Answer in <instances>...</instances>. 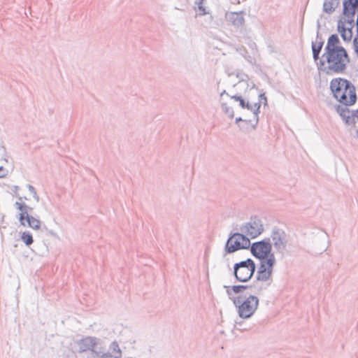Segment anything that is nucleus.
I'll return each instance as SVG.
<instances>
[{
  "instance_id": "f257e3e1",
  "label": "nucleus",
  "mask_w": 358,
  "mask_h": 358,
  "mask_svg": "<svg viewBox=\"0 0 358 358\" xmlns=\"http://www.w3.org/2000/svg\"><path fill=\"white\" fill-rule=\"evenodd\" d=\"M329 90L332 97L338 103L332 104L331 101H327L329 107L331 106L339 115L343 113H348L350 107L354 106L357 101V95L355 85L345 78H334L329 83Z\"/></svg>"
},
{
  "instance_id": "f03ea898",
  "label": "nucleus",
  "mask_w": 358,
  "mask_h": 358,
  "mask_svg": "<svg viewBox=\"0 0 358 358\" xmlns=\"http://www.w3.org/2000/svg\"><path fill=\"white\" fill-rule=\"evenodd\" d=\"M350 63V58L345 48L323 53L317 63L319 71L327 75L332 73H343Z\"/></svg>"
},
{
  "instance_id": "7ed1b4c3",
  "label": "nucleus",
  "mask_w": 358,
  "mask_h": 358,
  "mask_svg": "<svg viewBox=\"0 0 358 358\" xmlns=\"http://www.w3.org/2000/svg\"><path fill=\"white\" fill-rule=\"evenodd\" d=\"M259 304V299L257 296L247 294L236 296L234 298V305L235 306L238 316L241 319H249L253 316L257 310Z\"/></svg>"
},
{
  "instance_id": "20e7f679",
  "label": "nucleus",
  "mask_w": 358,
  "mask_h": 358,
  "mask_svg": "<svg viewBox=\"0 0 358 358\" xmlns=\"http://www.w3.org/2000/svg\"><path fill=\"white\" fill-rule=\"evenodd\" d=\"M272 250L270 238H264L261 241L254 242L250 247V252L257 259L275 257Z\"/></svg>"
},
{
  "instance_id": "39448f33",
  "label": "nucleus",
  "mask_w": 358,
  "mask_h": 358,
  "mask_svg": "<svg viewBox=\"0 0 358 358\" xmlns=\"http://www.w3.org/2000/svg\"><path fill=\"white\" fill-rule=\"evenodd\" d=\"M259 260V264L256 274V281H272L273 268L276 264L275 257L266 258Z\"/></svg>"
},
{
  "instance_id": "423d86ee",
  "label": "nucleus",
  "mask_w": 358,
  "mask_h": 358,
  "mask_svg": "<svg viewBox=\"0 0 358 358\" xmlns=\"http://www.w3.org/2000/svg\"><path fill=\"white\" fill-rule=\"evenodd\" d=\"M103 341L96 336H83L80 339L74 341V344L78 347L76 350L79 354L90 352L92 357L94 351L96 350L99 344H103Z\"/></svg>"
},
{
  "instance_id": "0eeeda50",
  "label": "nucleus",
  "mask_w": 358,
  "mask_h": 358,
  "mask_svg": "<svg viewBox=\"0 0 358 358\" xmlns=\"http://www.w3.org/2000/svg\"><path fill=\"white\" fill-rule=\"evenodd\" d=\"M241 230L250 238H255L264 231V226L261 219L257 215L251 216L250 222L241 227Z\"/></svg>"
},
{
  "instance_id": "6e6552de",
  "label": "nucleus",
  "mask_w": 358,
  "mask_h": 358,
  "mask_svg": "<svg viewBox=\"0 0 358 358\" xmlns=\"http://www.w3.org/2000/svg\"><path fill=\"white\" fill-rule=\"evenodd\" d=\"M271 238L273 241L272 246L273 245L277 252L283 255L288 243L285 230L277 226L273 227L271 233Z\"/></svg>"
},
{
  "instance_id": "1a4fd4ad",
  "label": "nucleus",
  "mask_w": 358,
  "mask_h": 358,
  "mask_svg": "<svg viewBox=\"0 0 358 358\" xmlns=\"http://www.w3.org/2000/svg\"><path fill=\"white\" fill-rule=\"evenodd\" d=\"M239 232H230L225 243L223 256L232 254L238 250H243L245 245H242L239 236H236Z\"/></svg>"
},
{
  "instance_id": "9d476101",
  "label": "nucleus",
  "mask_w": 358,
  "mask_h": 358,
  "mask_svg": "<svg viewBox=\"0 0 358 358\" xmlns=\"http://www.w3.org/2000/svg\"><path fill=\"white\" fill-rule=\"evenodd\" d=\"M245 11L226 13V20L236 29L242 31L245 27Z\"/></svg>"
},
{
  "instance_id": "9b49d317",
  "label": "nucleus",
  "mask_w": 358,
  "mask_h": 358,
  "mask_svg": "<svg viewBox=\"0 0 358 358\" xmlns=\"http://www.w3.org/2000/svg\"><path fill=\"white\" fill-rule=\"evenodd\" d=\"M17 220L20 222V224L23 227H27L36 231L41 229L42 222L38 217H36L33 215L17 218Z\"/></svg>"
},
{
  "instance_id": "f8f14e48",
  "label": "nucleus",
  "mask_w": 358,
  "mask_h": 358,
  "mask_svg": "<svg viewBox=\"0 0 358 358\" xmlns=\"http://www.w3.org/2000/svg\"><path fill=\"white\" fill-rule=\"evenodd\" d=\"M339 116L345 125L355 127L358 122V108L355 110L350 109L348 113H341Z\"/></svg>"
},
{
  "instance_id": "ddd939ff",
  "label": "nucleus",
  "mask_w": 358,
  "mask_h": 358,
  "mask_svg": "<svg viewBox=\"0 0 358 358\" xmlns=\"http://www.w3.org/2000/svg\"><path fill=\"white\" fill-rule=\"evenodd\" d=\"M343 48H345L341 45L338 35L337 34H332L328 38L324 53L327 54L329 52L338 50Z\"/></svg>"
},
{
  "instance_id": "4468645a",
  "label": "nucleus",
  "mask_w": 358,
  "mask_h": 358,
  "mask_svg": "<svg viewBox=\"0 0 358 358\" xmlns=\"http://www.w3.org/2000/svg\"><path fill=\"white\" fill-rule=\"evenodd\" d=\"M245 267L248 271V282L252 278L254 274L256 271V264L253 259L251 258H248L245 260L241 261L239 262H236V266L235 269L239 267Z\"/></svg>"
},
{
  "instance_id": "2eb2a0df",
  "label": "nucleus",
  "mask_w": 358,
  "mask_h": 358,
  "mask_svg": "<svg viewBox=\"0 0 358 358\" xmlns=\"http://www.w3.org/2000/svg\"><path fill=\"white\" fill-rule=\"evenodd\" d=\"M14 207L16 210H19V213L17 215V218L32 215L34 211V208L27 205L24 201H23V200L16 201L14 203Z\"/></svg>"
},
{
  "instance_id": "dca6fc26",
  "label": "nucleus",
  "mask_w": 358,
  "mask_h": 358,
  "mask_svg": "<svg viewBox=\"0 0 358 358\" xmlns=\"http://www.w3.org/2000/svg\"><path fill=\"white\" fill-rule=\"evenodd\" d=\"M236 266V263H235L233 266V275L234 276L236 280L239 282H248V277H247L248 271L246 268L241 266L235 269Z\"/></svg>"
},
{
  "instance_id": "f3484780",
  "label": "nucleus",
  "mask_w": 358,
  "mask_h": 358,
  "mask_svg": "<svg viewBox=\"0 0 358 358\" xmlns=\"http://www.w3.org/2000/svg\"><path fill=\"white\" fill-rule=\"evenodd\" d=\"M342 6V12L340 15H356L357 13H358V11L352 0H343Z\"/></svg>"
},
{
  "instance_id": "a211bd4d",
  "label": "nucleus",
  "mask_w": 358,
  "mask_h": 358,
  "mask_svg": "<svg viewBox=\"0 0 358 358\" xmlns=\"http://www.w3.org/2000/svg\"><path fill=\"white\" fill-rule=\"evenodd\" d=\"M324 41H312L311 43V49L313 58L315 62L318 63L317 61L320 62L321 58L320 57V52L323 48Z\"/></svg>"
},
{
  "instance_id": "6ab92c4d",
  "label": "nucleus",
  "mask_w": 358,
  "mask_h": 358,
  "mask_svg": "<svg viewBox=\"0 0 358 358\" xmlns=\"http://www.w3.org/2000/svg\"><path fill=\"white\" fill-rule=\"evenodd\" d=\"M259 281H256V278L253 280L252 283L250 285V290L251 292L254 293L255 295H259L262 292L266 289L267 287L271 285V282H268L266 285H263L259 282Z\"/></svg>"
},
{
  "instance_id": "aec40b11",
  "label": "nucleus",
  "mask_w": 358,
  "mask_h": 358,
  "mask_svg": "<svg viewBox=\"0 0 358 358\" xmlns=\"http://www.w3.org/2000/svg\"><path fill=\"white\" fill-rule=\"evenodd\" d=\"M230 98L233 100H234L236 102H238V106L243 108V109H247V110H251L252 109V104L245 99L243 97L241 94H234L229 96Z\"/></svg>"
},
{
  "instance_id": "412c9836",
  "label": "nucleus",
  "mask_w": 358,
  "mask_h": 358,
  "mask_svg": "<svg viewBox=\"0 0 358 358\" xmlns=\"http://www.w3.org/2000/svg\"><path fill=\"white\" fill-rule=\"evenodd\" d=\"M113 357L112 353L110 351L106 352V348L103 344H99L94 351L92 358H111Z\"/></svg>"
},
{
  "instance_id": "4be33fe9",
  "label": "nucleus",
  "mask_w": 358,
  "mask_h": 358,
  "mask_svg": "<svg viewBox=\"0 0 358 358\" xmlns=\"http://www.w3.org/2000/svg\"><path fill=\"white\" fill-rule=\"evenodd\" d=\"M236 52H238L248 63L251 64H255V58L251 56L246 48L243 45H240L236 48Z\"/></svg>"
},
{
  "instance_id": "5701e85b",
  "label": "nucleus",
  "mask_w": 358,
  "mask_h": 358,
  "mask_svg": "<svg viewBox=\"0 0 358 358\" xmlns=\"http://www.w3.org/2000/svg\"><path fill=\"white\" fill-rule=\"evenodd\" d=\"M355 15H340L338 21H341V24L349 27H357L356 21L355 20Z\"/></svg>"
},
{
  "instance_id": "b1692460",
  "label": "nucleus",
  "mask_w": 358,
  "mask_h": 358,
  "mask_svg": "<svg viewBox=\"0 0 358 358\" xmlns=\"http://www.w3.org/2000/svg\"><path fill=\"white\" fill-rule=\"evenodd\" d=\"M260 108L261 106L259 102L255 103L253 105H252V109L249 110L250 111H252L254 115V120L255 123L252 124V128L253 129H256L259 122V113H260Z\"/></svg>"
},
{
  "instance_id": "393cba45",
  "label": "nucleus",
  "mask_w": 358,
  "mask_h": 358,
  "mask_svg": "<svg viewBox=\"0 0 358 358\" xmlns=\"http://www.w3.org/2000/svg\"><path fill=\"white\" fill-rule=\"evenodd\" d=\"M336 30L344 42L350 43L352 41V38L347 34L345 25L341 24V21H337Z\"/></svg>"
},
{
  "instance_id": "a878e982",
  "label": "nucleus",
  "mask_w": 358,
  "mask_h": 358,
  "mask_svg": "<svg viewBox=\"0 0 358 358\" xmlns=\"http://www.w3.org/2000/svg\"><path fill=\"white\" fill-rule=\"evenodd\" d=\"M20 238L27 247H30L34 243L33 235L29 231L20 232Z\"/></svg>"
},
{
  "instance_id": "bb28decb",
  "label": "nucleus",
  "mask_w": 358,
  "mask_h": 358,
  "mask_svg": "<svg viewBox=\"0 0 358 358\" xmlns=\"http://www.w3.org/2000/svg\"><path fill=\"white\" fill-rule=\"evenodd\" d=\"M109 351L112 353L113 358H122V352L116 341H113L110 346Z\"/></svg>"
},
{
  "instance_id": "cd10ccee",
  "label": "nucleus",
  "mask_w": 358,
  "mask_h": 358,
  "mask_svg": "<svg viewBox=\"0 0 358 358\" xmlns=\"http://www.w3.org/2000/svg\"><path fill=\"white\" fill-rule=\"evenodd\" d=\"M224 288L226 289V292L227 294V296L230 300H231L234 302V298H236L235 294H239L241 295V292H239L238 289H237V285H224Z\"/></svg>"
},
{
  "instance_id": "c85d7f7f",
  "label": "nucleus",
  "mask_w": 358,
  "mask_h": 358,
  "mask_svg": "<svg viewBox=\"0 0 358 358\" xmlns=\"http://www.w3.org/2000/svg\"><path fill=\"white\" fill-rule=\"evenodd\" d=\"M337 5H336L335 2H333L332 0H324L323 3L322 11L324 13L331 15L335 11Z\"/></svg>"
},
{
  "instance_id": "c756f323",
  "label": "nucleus",
  "mask_w": 358,
  "mask_h": 358,
  "mask_svg": "<svg viewBox=\"0 0 358 358\" xmlns=\"http://www.w3.org/2000/svg\"><path fill=\"white\" fill-rule=\"evenodd\" d=\"M221 108L222 112L230 119H233L234 117V109L229 106L227 103H221Z\"/></svg>"
},
{
  "instance_id": "7c9ffc66",
  "label": "nucleus",
  "mask_w": 358,
  "mask_h": 358,
  "mask_svg": "<svg viewBox=\"0 0 358 358\" xmlns=\"http://www.w3.org/2000/svg\"><path fill=\"white\" fill-rule=\"evenodd\" d=\"M236 236H239V238H241V242L242 243V245H245V247L243 248V250L249 249L250 250V247H251L252 243H250V238L247 237L248 235H246V234H243L242 233H239V234H236Z\"/></svg>"
},
{
  "instance_id": "2f4dec72",
  "label": "nucleus",
  "mask_w": 358,
  "mask_h": 358,
  "mask_svg": "<svg viewBox=\"0 0 358 358\" xmlns=\"http://www.w3.org/2000/svg\"><path fill=\"white\" fill-rule=\"evenodd\" d=\"M261 91L262 92L258 95L259 100L257 102H259L260 103L261 106H262V104H263L264 107L268 106V99H267V96H266V92H263V90H261Z\"/></svg>"
},
{
  "instance_id": "473e14b6",
  "label": "nucleus",
  "mask_w": 358,
  "mask_h": 358,
  "mask_svg": "<svg viewBox=\"0 0 358 358\" xmlns=\"http://www.w3.org/2000/svg\"><path fill=\"white\" fill-rule=\"evenodd\" d=\"M208 20H206V24H205L206 27H215V26H218L219 22L215 20L214 16H213L210 13L209 14Z\"/></svg>"
},
{
  "instance_id": "72a5a7b5",
  "label": "nucleus",
  "mask_w": 358,
  "mask_h": 358,
  "mask_svg": "<svg viewBox=\"0 0 358 358\" xmlns=\"http://www.w3.org/2000/svg\"><path fill=\"white\" fill-rule=\"evenodd\" d=\"M27 187L28 188L29 191L32 194V196H33V198L37 201L38 202L39 201V196L36 192V190L35 189V187L30 185V184H27Z\"/></svg>"
},
{
  "instance_id": "f704fd0d",
  "label": "nucleus",
  "mask_w": 358,
  "mask_h": 358,
  "mask_svg": "<svg viewBox=\"0 0 358 358\" xmlns=\"http://www.w3.org/2000/svg\"><path fill=\"white\" fill-rule=\"evenodd\" d=\"M236 76L239 78V82L245 81L247 82L250 78L248 74L245 73L243 71H238L236 73Z\"/></svg>"
},
{
  "instance_id": "c9c22d12",
  "label": "nucleus",
  "mask_w": 358,
  "mask_h": 358,
  "mask_svg": "<svg viewBox=\"0 0 358 358\" xmlns=\"http://www.w3.org/2000/svg\"><path fill=\"white\" fill-rule=\"evenodd\" d=\"M198 5V10L199 13L197 15L202 16L210 14V12L206 10V6H204L203 4H197Z\"/></svg>"
},
{
  "instance_id": "e433bc0d",
  "label": "nucleus",
  "mask_w": 358,
  "mask_h": 358,
  "mask_svg": "<svg viewBox=\"0 0 358 358\" xmlns=\"http://www.w3.org/2000/svg\"><path fill=\"white\" fill-rule=\"evenodd\" d=\"M244 122L247 125H248V124L252 123V120H243L241 117H236V119H235V124H238V126L240 128V129H243V127L239 124V122Z\"/></svg>"
},
{
  "instance_id": "4c0bfd02",
  "label": "nucleus",
  "mask_w": 358,
  "mask_h": 358,
  "mask_svg": "<svg viewBox=\"0 0 358 358\" xmlns=\"http://www.w3.org/2000/svg\"><path fill=\"white\" fill-rule=\"evenodd\" d=\"M13 191L14 192L13 196H15L18 201H20L21 200H23V197L20 196L18 193V191L20 190V187L17 185H13L12 187Z\"/></svg>"
},
{
  "instance_id": "58836bf2",
  "label": "nucleus",
  "mask_w": 358,
  "mask_h": 358,
  "mask_svg": "<svg viewBox=\"0 0 358 358\" xmlns=\"http://www.w3.org/2000/svg\"><path fill=\"white\" fill-rule=\"evenodd\" d=\"M237 289H238L239 292L241 294H244V292L247 289H250V285H236Z\"/></svg>"
},
{
  "instance_id": "ea45409f",
  "label": "nucleus",
  "mask_w": 358,
  "mask_h": 358,
  "mask_svg": "<svg viewBox=\"0 0 358 358\" xmlns=\"http://www.w3.org/2000/svg\"><path fill=\"white\" fill-rule=\"evenodd\" d=\"M353 48L355 50V53L358 57V34L353 39Z\"/></svg>"
},
{
  "instance_id": "a19ab883",
  "label": "nucleus",
  "mask_w": 358,
  "mask_h": 358,
  "mask_svg": "<svg viewBox=\"0 0 358 358\" xmlns=\"http://www.w3.org/2000/svg\"><path fill=\"white\" fill-rule=\"evenodd\" d=\"M243 324H244V322H243V321L236 322V329H238V330H239L241 331H246L247 328L243 327Z\"/></svg>"
},
{
  "instance_id": "79ce46f5",
  "label": "nucleus",
  "mask_w": 358,
  "mask_h": 358,
  "mask_svg": "<svg viewBox=\"0 0 358 358\" xmlns=\"http://www.w3.org/2000/svg\"><path fill=\"white\" fill-rule=\"evenodd\" d=\"M3 149V152H4V155H3V159L5 161V162H8L7 159L6 158V147L4 146L3 145V141L1 140V138H0V149Z\"/></svg>"
},
{
  "instance_id": "37998d69",
  "label": "nucleus",
  "mask_w": 358,
  "mask_h": 358,
  "mask_svg": "<svg viewBox=\"0 0 358 358\" xmlns=\"http://www.w3.org/2000/svg\"><path fill=\"white\" fill-rule=\"evenodd\" d=\"M353 28L354 27H346L345 26V29H346L347 34L348 36H350L352 38V36H353Z\"/></svg>"
},
{
  "instance_id": "c03bdc74",
  "label": "nucleus",
  "mask_w": 358,
  "mask_h": 358,
  "mask_svg": "<svg viewBox=\"0 0 358 358\" xmlns=\"http://www.w3.org/2000/svg\"><path fill=\"white\" fill-rule=\"evenodd\" d=\"M46 234H47L48 235H49V236H51L54 237V238H59V236H58L56 232H55V231H54L53 230H52V229H49Z\"/></svg>"
},
{
  "instance_id": "a18cd8bd",
  "label": "nucleus",
  "mask_w": 358,
  "mask_h": 358,
  "mask_svg": "<svg viewBox=\"0 0 358 358\" xmlns=\"http://www.w3.org/2000/svg\"><path fill=\"white\" fill-rule=\"evenodd\" d=\"M315 41H324L322 37L321 34L319 31H317Z\"/></svg>"
},
{
  "instance_id": "49530a36",
  "label": "nucleus",
  "mask_w": 358,
  "mask_h": 358,
  "mask_svg": "<svg viewBox=\"0 0 358 358\" xmlns=\"http://www.w3.org/2000/svg\"><path fill=\"white\" fill-rule=\"evenodd\" d=\"M40 231H45V232H48V231L49 230V229L47 227V226L45 224H41V229H39Z\"/></svg>"
},
{
  "instance_id": "de8ad7c7",
  "label": "nucleus",
  "mask_w": 358,
  "mask_h": 358,
  "mask_svg": "<svg viewBox=\"0 0 358 358\" xmlns=\"http://www.w3.org/2000/svg\"><path fill=\"white\" fill-rule=\"evenodd\" d=\"M320 28H321V25H320V20H317V31L320 32Z\"/></svg>"
},
{
  "instance_id": "09e8293b",
  "label": "nucleus",
  "mask_w": 358,
  "mask_h": 358,
  "mask_svg": "<svg viewBox=\"0 0 358 358\" xmlns=\"http://www.w3.org/2000/svg\"><path fill=\"white\" fill-rule=\"evenodd\" d=\"M8 171H6L5 173H0V178H4L7 176Z\"/></svg>"
},
{
  "instance_id": "8fccbe9b",
  "label": "nucleus",
  "mask_w": 358,
  "mask_h": 358,
  "mask_svg": "<svg viewBox=\"0 0 358 358\" xmlns=\"http://www.w3.org/2000/svg\"><path fill=\"white\" fill-rule=\"evenodd\" d=\"M6 171H8L5 170V169L3 168V166H0V173H5Z\"/></svg>"
},
{
  "instance_id": "3c124183",
  "label": "nucleus",
  "mask_w": 358,
  "mask_h": 358,
  "mask_svg": "<svg viewBox=\"0 0 358 358\" xmlns=\"http://www.w3.org/2000/svg\"><path fill=\"white\" fill-rule=\"evenodd\" d=\"M224 94H226L227 96H229V94L227 92V91L225 90H224L221 93H220V96H222Z\"/></svg>"
},
{
  "instance_id": "603ef678",
  "label": "nucleus",
  "mask_w": 358,
  "mask_h": 358,
  "mask_svg": "<svg viewBox=\"0 0 358 358\" xmlns=\"http://www.w3.org/2000/svg\"><path fill=\"white\" fill-rule=\"evenodd\" d=\"M204 0H198L195 1L196 4H203Z\"/></svg>"
},
{
  "instance_id": "864d4df0",
  "label": "nucleus",
  "mask_w": 358,
  "mask_h": 358,
  "mask_svg": "<svg viewBox=\"0 0 358 358\" xmlns=\"http://www.w3.org/2000/svg\"><path fill=\"white\" fill-rule=\"evenodd\" d=\"M333 2H335V4L337 5V7L338 6L340 3V0H332Z\"/></svg>"
},
{
  "instance_id": "5fc2aeb1",
  "label": "nucleus",
  "mask_w": 358,
  "mask_h": 358,
  "mask_svg": "<svg viewBox=\"0 0 358 358\" xmlns=\"http://www.w3.org/2000/svg\"><path fill=\"white\" fill-rule=\"evenodd\" d=\"M357 28L358 27V13H357V20H356Z\"/></svg>"
},
{
  "instance_id": "6e6d98bb",
  "label": "nucleus",
  "mask_w": 358,
  "mask_h": 358,
  "mask_svg": "<svg viewBox=\"0 0 358 358\" xmlns=\"http://www.w3.org/2000/svg\"><path fill=\"white\" fill-rule=\"evenodd\" d=\"M250 47H255V48H257V45L255 43H252V44L250 45Z\"/></svg>"
},
{
  "instance_id": "4d7b16f0",
  "label": "nucleus",
  "mask_w": 358,
  "mask_h": 358,
  "mask_svg": "<svg viewBox=\"0 0 358 358\" xmlns=\"http://www.w3.org/2000/svg\"><path fill=\"white\" fill-rule=\"evenodd\" d=\"M356 137L358 138V129L356 130Z\"/></svg>"
},
{
  "instance_id": "13d9d810",
  "label": "nucleus",
  "mask_w": 358,
  "mask_h": 358,
  "mask_svg": "<svg viewBox=\"0 0 358 358\" xmlns=\"http://www.w3.org/2000/svg\"><path fill=\"white\" fill-rule=\"evenodd\" d=\"M23 197V201L24 200H28L26 196H22Z\"/></svg>"
},
{
  "instance_id": "bf43d9fd",
  "label": "nucleus",
  "mask_w": 358,
  "mask_h": 358,
  "mask_svg": "<svg viewBox=\"0 0 358 358\" xmlns=\"http://www.w3.org/2000/svg\"><path fill=\"white\" fill-rule=\"evenodd\" d=\"M357 34H358V27H357Z\"/></svg>"
}]
</instances>
